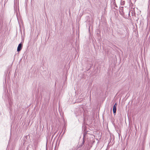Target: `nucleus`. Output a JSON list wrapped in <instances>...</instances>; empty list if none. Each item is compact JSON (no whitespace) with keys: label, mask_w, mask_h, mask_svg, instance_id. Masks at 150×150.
<instances>
[{"label":"nucleus","mask_w":150,"mask_h":150,"mask_svg":"<svg viewBox=\"0 0 150 150\" xmlns=\"http://www.w3.org/2000/svg\"><path fill=\"white\" fill-rule=\"evenodd\" d=\"M117 104L116 103H115L114 105L113 106V113L114 115H115V114L116 113V110H117Z\"/></svg>","instance_id":"obj_1"},{"label":"nucleus","mask_w":150,"mask_h":150,"mask_svg":"<svg viewBox=\"0 0 150 150\" xmlns=\"http://www.w3.org/2000/svg\"><path fill=\"white\" fill-rule=\"evenodd\" d=\"M84 142H85V141H84V138L83 140V142H82V144H83L84 143Z\"/></svg>","instance_id":"obj_3"},{"label":"nucleus","mask_w":150,"mask_h":150,"mask_svg":"<svg viewBox=\"0 0 150 150\" xmlns=\"http://www.w3.org/2000/svg\"><path fill=\"white\" fill-rule=\"evenodd\" d=\"M22 44H21V43L19 44L18 45V46L17 47V51L18 52H19L20 51H21V49H22Z\"/></svg>","instance_id":"obj_2"}]
</instances>
